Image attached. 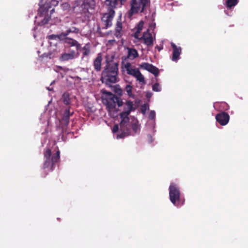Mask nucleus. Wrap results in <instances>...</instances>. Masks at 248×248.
<instances>
[{"instance_id":"f257e3e1","label":"nucleus","mask_w":248,"mask_h":248,"mask_svg":"<svg viewBox=\"0 0 248 248\" xmlns=\"http://www.w3.org/2000/svg\"><path fill=\"white\" fill-rule=\"evenodd\" d=\"M134 109L133 102L131 101H127L125 102L124 111L120 114L121 121L119 126L118 124H115L112 130L113 133L119 131L116 137L117 139L124 138L129 135L130 125L128 116Z\"/></svg>"},{"instance_id":"f03ea898","label":"nucleus","mask_w":248,"mask_h":248,"mask_svg":"<svg viewBox=\"0 0 248 248\" xmlns=\"http://www.w3.org/2000/svg\"><path fill=\"white\" fill-rule=\"evenodd\" d=\"M50 0H41L39 2V9L38 15L36 16L35 22L40 26L46 24L51 25L55 23L51 19V15L54 12V8Z\"/></svg>"},{"instance_id":"7ed1b4c3","label":"nucleus","mask_w":248,"mask_h":248,"mask_svg":"<svg viewBox=\"0 0 248 248\" xmlns=\"http://www.w3.org/2000/svg\"><path fill=\"white\" fill-rule=\"evenodd\" d=\"M169 198L170 201L174 206L180 207L185 202L184 199L181 198L180 188L178 186L174 183H171L169 187Z\"/></svg>"},{"instance_id":"20e7f679","label":"nucleus","mask_w":248,"mask_h":248,"mask_svg":"<svg viewBox=\"0 0 248 248\" xmlns=\"http://www.w3.org/2000/svg\"><path fill=\"white\" fill-rule=\"evenodd\" d=\"M118 67L116 65H112L111 67L110 64L108 65V67L102 73L101 80L103 83L107 85L115 83L117 81Z\"/></svg>"},{"instance_id":"39448f33","label":"nucleus","mask_w":248,"mask_h":248,"mask_svg":"<svg viewBox=\"0 0 248 248\" xmlns=\"http://www.w3.org/2000/svg\"><path fill=\"white\" fill-rule=\"evenodd\" d=\"M44 157L45 158L44 168L49 170H52L54 163L58 161L60 159V152L57 150L55 153H52L50 149H47L44 153Z\"/></svg>"},{"instance_id":"423d86ee","label":"nucleus","mask_w":248,"mask_h":248,"mask_svg":"<svg viewBox=\"0 0 248 248\" xmlns=\"http://www.w3.org/2000/svg\"><path fill=\"white\" fill-rule=\"evenodd\" d=\"M149 0H132L130 2V10L129 12V16L143 12L149 5Z\"/></svg>"},{"instance_id":"0eeeda50","label":"nucleus","mask_w":248,"mask_h":248,"mask_svg":"<svg viewBox=\"0 0 248 248\" xmlns=\"http://www.w3.org/2000/svg\"><path fill=\"white\" fill-rule=\"evenodd\" d=\"M123 69L124 71L130 75L135 77L137 80L141 84H145V81L143 76L140 72L139 70L136 68L132 67L129 62L124 63L122 66Z\"/></svg>"},{"instance_id":"6e6552de","label":"nucleus","mask_w":248,"mask_h":248,"mask_svg":"<svg viewBox=\"0 0 248 248\" xmlns=\"http://www.w3.org/2000/svg\"><path fill=\"white\" fill-rule=\"evenodd\" d=\"M109 96L103 100L104 103L106 105L108 111L112 112L115 109L116 107L117 97L110 92H107Z\"/></svg>"},{"instance_id":"1a4fd4ad","label":"nucleus","mask_w":248,"mask_h":248,"mask_svg":"<svg viewBox=\"0 0 248 248\" xmlns=\"http://www.w3.org/2000/svg\"><path fill=\"white\" fill-rule=\"evenodd\" d=\"M115 14L114 11L111 9L109 11L105 13L102 17V21L104 23L106 28L112 25V21Z\"/></svg>"},{"instance_id":"9d476101","label":"nucleus","mask_w":248,"mask_h":248,"mask_svg":"<svg viewBox=\"0 0 248 248\" xmlns=\"http://www.w3.org/2000/svg\"><path fill=\"white\" fill-rule=\"evenodd\" d=\"M155 35L149 32V30H147L143 33L142 36L139 39L143 41V43L147 46H152L153 45L154 41L155 40Z\"/></svg>"},{"instance_id":"9b49d317","label":"nucleus","mask_w":248,"mask_h":248,"mask_svg":"<svg viewBox=\"0 0 248 248\" xmlns=\"http://www.w3.org/2000/svg\"><path fill=\"white\" fill-rule=\"evenodd\" d=\"M78 29L73 28L69 29L66 31L65 32H62L59 35H51L48 36L49 40H63L67 35H68L70 32H78Z\"/></svg>"},{"instance_id":"f8f14e48","label":"nucleus","mask_w":248,"mask_h":248,"mask_svg":"<svg viewBox=\"0 0 248 248\" xmlns=\"http://www.w3.org/2000/svg\"><path fill=\"white\" fill-rule=\"evenodd\" d=\"M216 119L220 125H225L229 121L230 116L227 113L222 112L216 115Z\"/></svg>"},{"instance_id":"ddd939ff","label":"nucleus","mask_w":248,"mask_h":248,"mask_svg":"<svg viewBox=\"0 0 248 248\" xmlns=\"http://www.w3.org/2000/svg\"><path fill=\"white\" fill-rule=\"evenodd\" d=\"M171 46L172 48V56L171 60L173 62H177L180 59L182 48L180 46H177L174 43L171 42Z\"/></svg>"},{"instance_id":"4468645a","label":"nucleus","mask_w":248,"mask_h":248,"mask_svg":"<svg viewBox=\"0 0 248 248\" xmlns=\"http://www.w3.org/2000/svg\"><path fill=\"white\" fill-rule=\"evenodd\" d=\"M78 54L75 51L71 50L68 52L63 53L60 58L61 61H67L69 60H73L78 57Z\"/></svg>"},{"instance_id":"2eb2a0df","label":"nucleus","mask_w":248,"mask_h":248,"mask_svg":"<svg viewBox=\"0 0 248 248\" xmlns=\"http://www.w3.org/2000/svg\"><path fill=\"white\" fill-rule=\"evenodd\" d=\"M143 22L142 21H140L137 26L134 29V37L138 39H139L141 37V35H140V32L142 31L143 27Z\"/></svg>"},{"instance_id":"dca6fc26","label":"nucleus","mask_w":248,"mask_h":248,"mask_svg":"<svg viewBox=\"0 0 248 248\" xmlns=\"http://www.w3.org/2000/svg\"><path fill=\"white\" fill-rule=\"evenodd\" d=\"M101 62H102V56L101 53H99L97 55V57L94 60L93 62V65L94 68L97 71H99L101 69Z\"/></svg>"},{"instance_id":"f3484780","label":"nucleus","mask_w":248,"mask_h":248,"mask_svg":"<svg viewBox=\"0 0 248 248\" xmlns=\"http://www.w3.org/2000/svg\"><path fill=\"white\" fill-rule=\"evenodd\" d=\"M239 0H226L224 5L228 10H232L238 4Z\"/></svg>"},{"instance_id":"a211bd4d","label":"nucleus","mask_w":248,"mask_h":248,"mask_svg":"<svg viewBox=\"0 0 248 248\" xmlns=\"http://www.w3.org/2000/svg\"><path fill=\"white\" fill-rule=\"evenodd\" d=\"M64 39H65V43L70 45L71 46H75L77 49L80 47V45L77 41L71 38H66V37Z\"/></svg>"},{"instance_id":"6ab92c4d","label":"nucleus","mask_w":248,"mask_h":248,"mask_svg":"<svg viewBox=\"0 0 248 248\" xmlns=\"http://www.w3.org/2000/svg\"><path fill=\"white\" fill-rule=\"evenodd\" d=\"M128 57L133 60L138 56L137 51L133 48H128Z\"/></svg>"},{"instance_id":"aec40b11","label":"nucleus","mask_w":248,"mask_h":248,"mask_svg":"<svg viewBox=\"0 0 248 248\" xmlns=\"http://www.w3.org/2000/svg\"><path fill=\"white\" fill-rule=\"evenodd\" d=\"M122 25L120 22H118L117 23L116 29H115V35L117 38L120 37L122 34Z\"/></svg>"},{"instance_id":"412c9836","label":"nucleus","mask_w":248,"mask_h":248,"mask_svg":"<svg viewBox=\"0 0 248 248\" xmlns=\"http://www.w3.org/2000/svg\"><path fill=\"white\" fill-rule=\"evenodd\" d=\"M131 127L135 133H137L139 131L140 129V125L137 120H133L132 123L131 124Z\"/></svg>"},{"instance_id":"4be33fe9","label":"nucleus","mask_w":248,"mask_h":248,"mask_svg":"<svg viewBox=\"0 0 248 248\" xmlns=\"http://www.w3.org/2000/svg\"><path fill=\"white\" fill-rule=\"evenodd\" d=\"M113 55H108L106 57V61L107 62V67H108V65L110 64V67H111L112 65H116L117 66V64L115 63H112V60L113 59Z\"/></svg>"},{"instance_id":"5701e85b","label":"nucleus","mask_w":248,"mask_h":248,"mask_svg":"<svg viewBox=\"0 0 248 248\" xmlns=\"http://www.w3.org/2000/svg\"><path fill=\"white\" fill-rule=\"evenodd\" d=\"M125 91L127 94V95L132 98H135V95L133 94L132 93V87L130 85H127L126 87H125Z\"/></svg>"},{"instance_id":"b1692460","label":"nucleus","mask_w":248,"mask_h":248,"mask_svg":"<svg viewBox=\"0 0 248 248\" xmlns=\"http://www.w3.org/2000/svg\"><path fill=\"white\" fill-rule=\"evenodd\" d=\"M118 1H119V0H106V4L110 7L114 8L117 5Z\"/></svg>"},{"instance_id":"393cba45","label":"nucleus","mask_w":248,"mask_h":248,"mask_svg":"<svg viewBox=\"0 0 248 248\" xmlns=\"http://www.w3.org/2000/svg\"><path fill=\"white\" fill-rule=\"evenodd\" d=\"M154 66L151 64H149L148 63H142L140 65V67L143 69H144L149 72L151 70H152V68H153Z\"/></svg>"},{"instance_id":"a878e982","label":"nucleus","mask_w":248,"mask_h":248,"mask_svg":"<svg viewBox=\"0 0 248 248\" xmlns=\"http://www.w3.org/2000/svg\"><path fill=\"white\" fill-rule=\"evenodd\" d=\"M155 112L154 110H151L150 112L149 115V118L153 121L152 124H153V128L155 127Z\"/></svg>"},{"instance_id":"bb28decb","label":"nucleus","mask_w":248,"mask_h":248,"mask_svg":"<svg viewBox=\"0 0 248 248\" xmlns=\"http://www.w3.org/2000/svg\"><path fill=\"white\" fill-rule=\"evenodd\" d=\"M113 91L115 93L119 96H122L123 94V90L119 85H116L114 87Z\"/></svg>"},{"instance_id":"cd10ccee","label":"nucleus","mask_w":248,"mask_h":248,"mask_svg":"<svg viewBox=\"0 0 248 248\" xmlns=\"http://www.w3.org/2000/svg\"><path fill=\"white\" fill-rule=\"evenodd\" d=\"M63 101L65 105H68L70 103L69 96L67 93L63 94L62 96Z\"/></svg>"},{"instance_id":"c85d7f7f","label":"nucleus","mask_w":248,"mask_h":248,"mask_svg":"<svg viewBox=\"0 0 248 248\" xmlns=\"http://www.w3.org/2000/svg\"><path fill=\"white\" fill-rule=\"evenodd\" d=\"M152 89L155 92H160L161 87L158 83H155L153 85Z\"/></svg>"},{"instance_id":"c756f323","label":"nucleus","mask_w":248,"mask_h":248,"mask_svg":"<svg viewBox=\"0 0 248 248\" xmlns=\"http://www.w3.org/2000/svg\"><path fill=\"white\" fill-rule=\"evenodd\" d=\"M70 112L69 109H66L64 112V119L66 121V124L68 123V118L69 116L70 115Z\"/></svg>"},{"instance_id":"7c9ffc66","label":"nucleus","mask_w":248,"mask_h":248,"mask_svg":"<svg viewBox=\"0 0 248 248\" xmlns=\"http://www.w3.org/2000/svg\"><path fill=\"white\" fill-rule=\"evenodd\" d=\"M150 72L152 73L155 76H157L159 73L158 69L154 66L152 68V70H150Z\"/></svg>"},{"instance_id":"2f4dec72","label":"nucleus","mask_w":248,"mask_h":248,"mask_svg":"<svg viewBox=\"0 0 248 248\" xmlns=\"http://www.w3.org/2000/svg\"><path fill=\"white\" fill-rule=\"evenodd\" d=\"M149 109V106L146 104H144L141 106V110L143 114H145L146 111Z\"/></svg>"},{"instance_id":"473e14b6","label":"nucleus","mask_w":248,"mask_h":248,"mask_svg":"<svg viewBox=\"0 0 248 248\" xmlns=\"http://www.w3.org/2000/svg\"><path fill=\"white\" fill-rule=\"evenodd\" d=\"M221 106L222 108H221V110H227L229 109V106L225 103H221Z\"/></svg>"},{"instance_id":"72a5a7b5","label":"nucleus","mask_w":248,"mask_h":248,"mask_svg":"<svg viewBox=\"0 0 248 248\" xmlns=\"http://www.w3.org/2000/svg\"><path fill=\"white\" fill-rule=\"evenodd\" d=\"M123 105V101L120 98L117 97L116 105H117L118 107H121Z\"/></svg>"},{"instance_id":"f704fd0d","label":"nucleus","mask_w":248,"mask_h":248,"mask_svg":"<svg viewBox=\"0 0 248 248\" xmlns=\"http://www.w3.org/2000/svg\"><path fill=\"white\" fill-rule=\"evenodd\" d=\"M84 50L83 54L84 55H88L90 54V50L86 46L84 47Z\"/></svg>"},{"instance_id":"c9c22d12","label":"nucleus","mask_w":248,"mask_h":248,"mask_svg":"<svg viewBox=\"0 0 248 248\" xmlns=\"http://www.w3.org/2000/svg\"><path fill=\"white\" fill-rule=\"evenodd\" d=\"M146 97L147 98H150V97H152V96L153 95V93H152L150 92H148L146 93Z\"/></svg>"},{"instance_id":"e433bc0d","label":"nucleus","mask_w":248,"mask_h":248,"mask_svg":"<svg viewBox=\"0 0 248 248\" xmlns=\"http://www.w3.org/2000/svg\"><path fill=\"white\" fill-rule=\"evenodd\" d=\"M225 14L228 15V16H231V14H229L228 12V10H226L225 11Z\"/></svg>"},{"instance_id":"4c0bfd02","label":"nucleus","mask_w":248,"mask_h":248,"mask_svg":"<svg viewBox=\"0 0 248 248\" xmlns=\"http://www.w3.org/2000/svg\"><path fill=\"white\" fill-rule=\"evenodd\" d=\"M47 90H49V91H52V88H50V87H48L47 88Z\"/></svg>"},{"instance_id":"58836bf2","label":"nucleus","mask_w":248,"mask_h":248,"mask_svg":"<svg viewBox=\"0 0 248 248\" xmlns=\"http://www.w3.org/2000/svg\"><path fill=\"white\" fill-rule=\"evenodd\" d=\"M217 104H218L217 103H216V104H214V107H215V108H216V107H217Z\"/></svg>"},{"instance_id":"ea45409f","label":"nucleus","mask_w":248,"mask_h":248,"mask_svg":"<svg viewBox=\"0 0 248 248\" xmlns=\"http://www.w3.org/2000/svg\"><path fill=\"white\" fill-rule=\"evenodd\" d=\"M125 0H119V1H121V2H122L123 1H124Z\"/></svg>"},{"instance_id":"a19ab883","label":"nucleus","mask_w":248,"mask_h":248,"mask_svg":"<svg viewBox=\"0 0 248 248\" xmlns=\"http://www.w3.org/2000/svg\"><path fill=\"white\" fill-rule=\"evenodd\" d=\"M158 49L159 51H160L161 49V48H158Z\"/></svg>"},{"instance_id":"79ce46f5","label":"nucleus","mask_w":248,"mask_h":248,"mask_svg":"<svg viewBox=\"0 0 248 248\" xmlns=\"http://www.w3.org/2000/svg\"><path fill=\"white\" fill-rule=\"evenodd\" d=\"M36 35L35 34H34V37L35 38L36 37Z\"/></svg>"},{"instance_id":"37998d69","label":"nucleus","mask_w":248,"mask_h":248,"mask_svg":"<svg viewBox=\"0 0 248 248\" xmlns=\"http://www.w3.org/2000/svg\"><path fill=\"white\" fill-rule=\"evenodd\" d=\"M65 5H66V6H68V4H65Z\"/></svg>"},{"instance_id":"c03bdc74","label":"nucleus","mask_w":248,"mask_h":248,"mask_svg":"<svg viewBox=\"0 0 248 248\" xmlns=\"http://www.w3.org/2000/svg\"><path fill=\"white\" fill-rule=\"evenodd\" d=\"M53 82H54V81H53V82H52V83H51V85H52V84H53Z\"/></svg>"}]
</instances>
